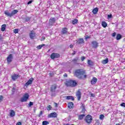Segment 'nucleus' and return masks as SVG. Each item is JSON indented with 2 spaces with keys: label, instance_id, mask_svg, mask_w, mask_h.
I'll list each match as a JSON object with an SVG mask.
<instances>
[{
  "label": "nucleus",
  "instance_id": "1",
  "mask_svg": "<svg viewBox=\"0 0 125 125\" xmlns=\"http://www.w3.org/2000/svg\"><path fill=\"white\" fill-rule=\"evenodd\" d=\"M85 71L83 69H78L75 71V75L78 79H85L86 75H84Z\"/></svg>",
  "mask_w": 125,
  "mask_h": 125
},
{
  "label": "nucleus",
  "instance_id": "2",
  "mask_svg": "<svg viewBox=\"0 0 125 125\" xmlns=\"http://www.w3.org/2000/svg\"><path fill=\"white\" fill-rule=\"evenodd\" d=\"M65 85L66 86H71V87H75V86L77 85V82H76V81L75 80H69L66 81L65 83Z\"/></svg>",
  "mask_w": 125,
  "mask_h": 125
},
{
  "label": "nucleus",
  "instance_id": "3",
  "mask_svg": "<svg viewBox=\"0 0 125 125\" xmlns=\"http://www.w3.org/2000/svg\"><path fill=\"white\" fill-rule=\"evenodd\" d=\"M84 121L87 124H91V122H92V116L90 115H87L85 119H84Z\"/></svg>",
  "mask_w": 125,
  "mask_h": 125
},
{
  "label": "nucleus",
  "instance_id": "4",
  "mask_svg": "<svg viewBox=\"0 0 125 125\" xmlns=\"http://www.w3.org/2000/svg\"><path fill=\"white\" fill-rule=\"evenodd\" d=\"M29 94L26 93L23 96L21 99V102H27L28 99H29Z\"/></svg>",
  "mask_w": 125,
  "mask_h": 125
},
{
  "label": "nucleus",
  "instance_id": "5",
  "mask_svg": "<svg viewBox=\"0 0 125 125\" xmlns=\"http://www.w3.org/2000/svg\"><path fill=\"white\" fill-rule=\"evenodd\" d=\"M13 59V55L10 54L7 58V62L8 64H10Z\"/></svg>",
  "mask_w": 125,
  "mask_h": 125
},
{
  "label": "nucleus",
  "instance_id": "6",
  "mask_svg": "<svg viewBox=\"0 0 125 125\" xmlns=\"http://www.w3.org/2000/svg\"><path fill=\"white\" fill-rule=\"evenodd\" d=\"M50 57L51 59H55L56 58H59L60 55H59V54L53 53L51 54Z\"/></svg>",
  "mask_w": 125,
  "mask_h": 125
},
{
  "label": "nucleus",
  "instance_id": "7",
  "mask_svg": "<svg viewBox=\"0 0 125 125\" xmlns=\"http://www.w3.org/2000/svg\"><path fill=\"white\" fill-rule=\"evenodd\" d=\"M81 109V113H82V114H84L85 113V105L83 104H81V105L80 107Z\"/></svg>",
  "mask_w": 125,
  "mask_h": 125
},
{
  "label": "nucleus",
  "instance_id": "8",
  "mask_svg": "<svg viewBox=\"0 0 125 125\" xmlns=\"http://www.w3.org/2000/svg\"><path fill=\"white\" fill-rule=\"evenodd\" d=\"M76 96H77L78 98V101H80L81 100V98L82 97V93L81 92V91L79 90L77 93Z\"/></svg>",
  "mask_w": 125,
  "mask_h": 125
},
{
  "label": "nucleus",
  "instance_id": "9",
  "mask_svg": "<svg viewBox=\"0 0 125 125\" xmlns=\"http://www.w3.org/2000/svg\"><path fill=\"white\" fill-rule=\"evenodd\" d=\"M58 87V85L56 84H54L51 86V92H55V90H56V88Z\"/></svg>",
  "mask_w": 125,
  "mask_h": 125
},
{
  "label": "nucleus",
  "instance_id": "10",
  "mask_svg": "<svg viewBox=\"0 0 125 125\" xmlns=\"http://www.w3.org/2000/svg\"><path fill=\"white\" fill-rule=\"evenodd\" d=\"M56 21V19H55V18H51L49 21V25H50L51 26H52V25H53V24H54V23Z\"/></svg>",
  "mask_w": 125,
  "mask_h": 125
},
{
  "label": "nucleus",
  "instance_id": "11",
  "mask_svg": "<svg viewBox=\"0 0 125 125\" xmlns=\"http://www.w3.org/2000/svg\"><path fill=\"white\" fill-rule=\"evenodd\" d=\"M33 82H34V78H30L27 83H25V85H30V84H32L33 83Z\"/></svg>",
  "mask_w": 125,
  "mask_h": 125
},
{
  "label": "nucleus",
  "instance_id": "12",
  "mask_svg": "<svg viewBox=\"0 0 125 125\" xmlns=\"http://www.w3.org/2000/svg\"><path fill=\"white\" fill-rule=\"evenodd\" d=\"M57 114L56 112L51 113L48 115V118H56Z\"/></svg>",
  "mask_w": 125,
  "mask_h": 125
},
{
  "label": "nucleus",
  "instance_id": "13",
  "mask_svg": "<svg viewBox=\"0 0 125 125\" xmlns=\"http://www.w3.org/2000/svg\"><path fill=\"white\" fill-rule=\"evenodd\" d=\"M72 62H73V63L74 64V65H79V58L77 57L75 59H73Z\"/></svg>",
  "mask_w": 125,
  "mask_h": 125
},
{
  "label": "nucleus",
  "instance_id": "14",
  "mask_svg": "<svg viewBox=\"0 0 125 125\" xmlns=\"http://www.w3.org/2000/svg\"><path fill=\"white\" fill-rule=\"evenodd\" d=\"M92 47L93 48H97L98 47V42H97L96 41H93L92 42Z\"/></svg>",
  "mask_w": 125,
  "mask_h": 125
},
{
  "label": "nucleus",
  "instance_id": "15",
  "mask_svg": "<svg viewBox=\"0 0 125 125\" xmlns=\"http://www.w3.org/2000/svg\"><path fill=\"white\" fill-rule=\"evenodd\" d=\"M29 36L30 39H31V40H33L34 38L36 37V33H35V32L33 31H31L29 34Z\"/></svg>",
  "mask_w": 125,
  "mask_h": 125
},
{
  "label": "nucleus",
  "instance_id": "16",
  "mask_svg": "<svg viewBox=\"0 0 125 125\" xmlns=\"http://www.w3.org/2000/svg\"><path fill=\"white\" fill-rule=\"evenodd\" d=\"M12 80L13 81H16L18 78H19V75L17 74H14L12 76Z\"/></svg>",
  "mask_w": 125,
  "mask_h": 125
},
{
  "label": "nucleus",
  "instance_id": "17",
  "mask_svg": "<svg viewBox=\"0 0 125 125\" xmlns=\"http://www.w3.org/2000/svg\"><path fill=\"white\" fill-rule=\"evenodd\" d=\"M97 83V78L95 77H93L92 78V80L91 81V84H95Z\"/></svg>",
  "mask_w": 125,
  "mask_h": 125
},
{
  "label": "nucleus",
  "instance_id": "18",
  "mask_svg": "<svg viewBox=\"0 0 125 125\" xmlns=\"http://www.w3.org/2000/svg\"><path fill=\"white\" fill-rule=\"evenodd\" d=\"M77 43H78V44H83V43H84L83 39V38H80L77 41Z\"/></svg>",
  "mask_w": 125,
  "mask_h": 125
},
{
  "label": "nucleus",
  "instance_id": "19",
  "mask_svg": "<svg viewBox=\"0 0 125 125\" xmlns=\"http://www.w3.org/2000/svg\"><path fill=\"white\" fill-rule=\"evenodd\" d=\"M65 97L67 100H72V101H74V100H75V98H74V97L72 96H66Z\"/></svg>",
  "mask_w": 125,
  "mask_h": 125
},
{
  "label": "nucleus",
  "instance_id": "20",
  "mask_svg": "<svg viewBox=\"0 0 125 125\" xmlns=\"http://www.w3.org/2000/svg\"><path fill=\"white\" fill-rule=\"evenodd\" d=\"M4 14L8 17H12L11 13H9V12H8V11H5Z\"/></svg>",
  "mask_w": 125,
  "mask_h": 125
},
{
  "label": "nucleus",
  "instance_id": "21",
  "mask_svg": "<svg viewBox=\"0 0 125 125\" xmlns=\"http://www.w3.org/2000/svg\"><path fill=\"white\" fill-rule=\"evenodd\" d=\"M68 32V29L67 28L64 27L62 29V33L63 34V35H65V34H67V32Z\"/></svg>",
  "mask_w": 125,
  "mask_h": 125
},
{
  "label": "nucleus",
  "instance_id": "22",
  "mask_svg": "<svg viewBox=\"0 0 125 125\" xmlns=\"http://www.w3.org/2000/svg\"><path fill=\"white\" fill-rule=\"evenodd\" d=\"M18 13V10H14L12 11V12L11 13V14L12 15V16H14V15H15V14H17V13Z\"/></svg>",
  "mask_w": 125,
  "mask_h": 125
},
{
  "label": "nucleus",
  "instance_id": "23",
  "mask_svg": "<svg viewBox=\"0 0 125 125\" xmlns=\"http://www.w3.org/2000/svg\"><path fill=\"white\" fill-rule=\"evenodd\" d=\"M84 117H85V114L80 115L78 116V119L80 121H82V120H83V118H84Z\"/></svg>",
  "mask_w": 125,
  "mask_h": 125
},
{
  "label": "nucleus",
  "instance_id": "24",
  "mask_svg": "<svg viewBox=\"0 0 125 125\" xmlns=\"http://www.w3.org/2000/svg\"><path fill=\"white\" fill-rule=\"evenodd\" d=\"M5 28H6V24H3L1 25V31L4 32L5 31Z\"/></svg>",
  "mask_w": 125,
  "mask_h": 125
},
{
  "label": "nucleus",
  "instance_id": "25",
  "mask_svg": "<svg viewBox=\"0 0 125 125\" xmlns=\"http://www.w3.org/2000/svg\"><path fill=\"white\" fill-rule=\"evenodd\" d=\"M10 117H14L15 116V112H14V110H11L10 113Z\"/></svg>",
  "mask_w": 125,
  "mask_h": 125
},
{
  "label": "nucleus",
  "instance_id": "26",
  "mask_svg": "<svg viewBox=\"0 0 125 125\" xmlns=\"http://www.w3.org/2000/svg\"><path fill=\"white\" fill-rule=\"evenodd\" d=\"M108 62H109V60H108V59L104 60L102 61V64H104V65H105V64H107V63H108Z\"/></svg>",
  "mask_w": 125,
  "mask_h": 125
},
{
  "label": "nucleus",
  "instance_id": "27",
  "mask_svg": "<svg viewBox=\"0 0 125 125\" xmlns=\"http://www.w3.org/2000/svg\"><path fill=\"white\" fill-rule=\"evenodd\" d=\"M73 106H74V104L73 103H69L68 107L69 109H72V108H73Z\"/></svg>",
  "mask_w": 125,
  "mask_h": 125
},
{
  "label": "nucleus",
  "instance_id": "28",
  "mask_svg": "<svg viewBox=\"0 0 125 125\" xmlns=\"http://www.w3.org/2000/svg\"><path fill=\"white\" fill-rule=\"evenodd\" d=\"M92 12L93 14H96L97 12H98V8H95L93 11Z\"/></svg>",
  "mask_w": 125,
  "mask_h": 125
},
{
  "label": "nucleus",
  "instance_id": "29",
  "mask_svg": "<svg viewBox=\"0 0 125 125\" xmlns=\"http://www.w3.org/2000/svg\"><path fill=\"white\" fill-rule=\"evenodd\" d=\"M44 45H45V44H44L39 45V46H37V49H42V46H44Z\"/></svg>",
  "mask_w": 125,
  "mask_h": 125
},
{
  "label": "nucleus",
  "instance_id": "30",
  "mask_svg": "<svg viewBox=\"0 0 125 125\" xmlns=\"http://www.w3.org/2000/svg\"><path fill=\"white\" fill-rule=\"evenodd\" d=\"M78 21H78V20L75 19L72 21V23L73 25H76V24H77L78 23Z\"/></svg>",
  "mask_w": 125,
  "mask_h": 125
},
{
  "label": "nucleus",
  "instance_id": "31",
  "mask_svg": "<svg viewBox=\"0 0 125 125\" xmlns=\"http://www.w3.org/2000/svg\"><path fill=\"white\" fill-rule=\"evenodd\" d=\"M122 39V35L120 34H118L116 36V40H119Z\"/></svg>",
  "mask_w": 125,
  "mask_h": 125
},
{
  "label": "nucleus",
  "instance_id": "32",
  "mask_svg": "<svg viewBox=\"0 0 125 125\" xmlns=\"http://www.w3.org/2000/svg\"><path fill=\"white\" fill-rule=\"evenodd\" d=\"M102 25L104 27V28H106L107 27V23L105 21H103L102 23Z\"/></svg>",
  "mask_w": 125,
  "mask_h": 125
},
{
  "label": "nucleus",
  "instance_id": "33",
  "mask_svg": "<svg viewBox=\"0 0 125 125\" xmlns=\"http://www.w3.org/2000/svg\"><path fill=\"white\" fill-rule=\"evenodd\" d=\"M42 125H49V122H48V121H44L42 122Z\"/></svg>",
  "mask_w": 125,
  "mask_h": 125
},
{
  "label": "nucleus",
  "instance_id": "34",
  "mask_svg": "<svg viewBox=\"0 0 125 125\" xmlns=\"http://www.w3.org/2000/svg\"><path fill=\"white\" fill-rule=\"evenodd\" d=\"M25 20L26 22H29V21H30V20H31V18H30L29 17H26L25 18Z\"/></svg>",
  "mask_w": 125,
  "mask_h": 125
},
{
  "label": "nucleus",
  "instance_id": "35",
  "mask_svg": "<svg viewBox=\"0 0 125 125\" xmlns=\"http://www.w3.org/2000/svg\"><path fill=\"white\" fill-rule=\"evenodd\" d=\"M104 117H105V116H104V115H103V114H101V115H100V120H103Z\"/></svg>",
  "mask_w": 125,
  "mask_h": 125
},
{
  "label": "nucleus",
  "instance_id": "36",
  "mask_svg": "<svg viewBox=\"0 0 125 125\" xmlns=\"http://www.w3.org/2000/svg\"><path fill=\"white\" fill-rule=\"evenodd\" d=\"M34 105V103L32 102H30L29 104H28V106L29 107H31V106H33Z\"/></svg>",
  "mask_w": 125,
  "mask_h": 125
},
{
  "label": "nucleus",
  "instance_id": "37",
  "mask_svg": "<svg viewBox=\"0 0 125 125\" xmlns=\"http://www.w3.org/2000/svg\"><path fill=\"white\" fill-rule=\"evenodd\" d=\"M51 108H52V107H51V105H48L47 106V110L48 111H50V110H51Z\"/></svg>",
  "mask_w": 125,
  "mask_h": 125
},
{
  "label": "nucleus",
  "instance_id": "38",
  "mask_svg": "<svg viewBox=\"0 0 125 125\" xmlns=\"http://www.w3.org/2000/svg\"><path fill=\"white\" fill-rule=\"evenodd\" d=\"M87 63H88V65H92V62L90 60H88Z\"/></svg>",
  "mask_w": 125,
  "mask_h": 125
},
{
  "label": "nucleus",
  "instance_id": "39",
  "mask_svg": "<svg viewBox=\"0 0 125 125\" xmlns=\"http://www.w3.org/2000/svg\"><path fill=\"white\" fill-rule=\"evenodd\" d=\"M42 114H43V113L42 112V111H41L40 112V114L39 115V118H40V117H42Z\"/></svg>",
  "mask_w": 125,
  "mask_h": 125
},
{
  "label": "nucleus",
  "instance_id": "40",
  "mask_svg": "<svg viewBox=\"0 0 125 125\" xmlns=\"http://www.w3.org/2000/svg\"><path fill=\"white\" fill-rule=\"evenodd\" d=\"M19 31H18V29H15V30H14V33L15 34H18Z\"/></svg>",
  "mask_w": 125,
  "mask_h": 125
},
{
  "label": "nucleus",
  "instance_id": "41",
  "mask_svg": "<svg viewBox=\"0 0 125 125\" xmlns=\"http://www.w3.org/2000/svg\"><path fill=\"white\" fill-rule=\"evenodd\" d=\"M45 40V37L43 36L42 37L41 41V42H42V41H44Z\"/></svg>",
  "mask_w": 125,
  "mask_h": 125
},
{
  "label": "nucleus",
  "instance_id": "42",
  "mask_svg": "<svg viewBox=\"0 0 125 125\" xmlns=\"http://www.w3.org/2000/svg\"><path fill=\"white\" fill-rule=\"evenodd\" d=\"M120 106H121L122 107H125V103H123L121 104H120Z\"/></svg>",
  "mask_w": 125,
  "mask_h": 125
},
{
  "label": "nucleus",
  "instance_id": "43",
  "mask_svg": "<svg viewBox=\"0 0 125 125\" xmlns=\"http://www.w3.org/2000/svg\"><path fill=\"white\" fill-rule=\"evenodd\" d=\"M81 59L82 61H83V60H84V59H85V57L83 56L81 57Z\"/></svg>",
  "mask_w": 125,
  "mask_h": 125
},
{
  "label": "nucleus",
  "instance_id": "44",
  "mask_svg": "<svg viewBox=\"0 0 125 125\" xmlns=\"http://www.w3.org/2000/svg\"><path fill=\"white\" fill-rule=\"evenodd\" d=\"M117 35V33L116 32H114L113 34H112V37H116V35Z\"/></svg>",
  "mask_w": 125,
  "mask_h": 125
},
{
  "label": "nucleus",
  "instance_id": "45",
  "mask_svg": "<svg viewBox=\"0 0 125 125\" xmlns=\"http://www.w3.org/2000/svg\"><path fill=\"white\" fill-rule=\"evenodd\" d=\"M90 96H91V97H95V95H94L93 93H91L90 94Z\"/></svg>",
  "mask_w": 125,
  "mask_h": 125
},
{
  "label": "nucleus",
  "instance_id": "46",
  "mask_svg": "<svg viewBox=\"0 0 125 125\" xmlns=\"http://www.w3.org/2000/svg\"><path fill=\"white\" fill-rule=\"evenodd\" d=\"M16 125H22V123L21 122H19L16 124Z\"/></svg>",
  "mask_w": 125,
  "mask_h": 125
},
{
  "label": "nucleus",
  "instance_id": "47",
  "mask_svg": "<svg viewBox=\"0 0 125 125\" xmlns=\"http://www.w3.org/2000/svg\"><path fill=\"white\" fill-rule=\"evenodd\" d=\"M32 2H33V1L32 0H30V1H29L28 2L27 4H31V3H32Z\"/></svg>",
  "mask_w": 125,
  "mask_h": 125
},
{
  "label": "nucleus",
  "instance_id": "48",
  "mask_svg": "<svg viewBox=\"0 0 125 125\" xmlns=\"http://www.w3.org/2000/svg\"><path fill=\"white\" fill-rule=\"evenodd\" d=\"M107 17L108 18H112V15H108Z\"/></svg>",
  "mask_w": 125,
  "mask_h": 125
},
{
  "label": "nucleus",
  "instance_id": "49",
  "mask_svg": "<svg viewBox=\"0 0 125 125\" xmlns=\"http://www.w3.org/2000/svg\"><path fill=\"white\" fill-rule=\"evenodd\" d=\"M2 99H3L2 96H0V101H1V100H2Z\"/></svg>",
  "mask_w": 125,
  "mask_h": 125
},
{
  "label": "nucleus",
  "instance_id": "50",
  "mask_svg": "<svg viewBox=\"0 0 125 125\" xmlns=\"http://www.w3.org/2000/svg\"><path fill=\"white\" fill-rule=\"evenodd\" d=\"M55 106L56 107H58V104H57V103H55Z\"/></svg>",
  "mask_w": 125,
  "mask_h": 125
},
{
  "label": "nucleus",
  "instance_id": "51",
  "mask_svg": "<svg viewBox=\"0 0 125 125\" xmlns=\"http://www.w3.org/2000/svg\"><path fill=\"white\" fill-rule=\"evenodd\" d=\"M63 77H64V78H67V74H64V75H63Z\"/></svg>",
  "mask_w": 125,
  "mask_h": 125
},
{
  "label": "nucleus",
  "instance_id": "52",
  "mask_svg": "<svg viewBox=\"0 0 125 125\" xmlns=\"http://www.w3.org/2000/svg\"><path fill=\"white\" fill-rule=\"evenodd\" d=\"M2 40V37H1V35L0 34V41H1Z\"/></svg>",
  "mask_w": 125,
  "mask_h": 125
},
{
  "label": "nucleus",
  "instance_id": "53",
  "mask_svg": "<svg viewBox=\"0 0 125 125\" xmlns=\"http://www.w3.org/2000/svg\"><path fill=\"white\" fill-rule=\"evenodd\" d=\"M73 46H74L72 44H70L69 47L70 48H72L73 47Z\"/></svg>",
  "mask_w": 125,
  "mask_h": 125
},
{
  "label": "nucleus",
  "instance_id": "54",
  "mask_svg": "<svg viewBox=\"0 0 125 125\" xmlns=\"http://www.w3.org/2000/svg\"><path fill=\"white\" fill-rule=\"evenodd\" d=\"M73 55H75V54H76V52L74 51V52L73 53Z\"/></svg>",
  "mask_w": 125,
  "mask_h": 125
},
{
  "label": "nucleus",
  "instance_id": "55",
  "mask_svg": "<svg viewBox=\"0 0 125 125\" xmlns=\"http://www.w3.org/2000/svg\"><path fill=\"white\" fill-rule=\"evenodd\" d=\"M96 124H99V121H97Z\"/></svg>",
  "mask_w": 125,
  "mask_h": 125
},
{
  "label": "nucleus",
  "instance_id": "56",
  "mask_svg": "<svg viewBox=\"0 0 125 125\" xmlns=\"http://www.w3.org/2000/svg\"><path fill=\"white\" fill-rule=\"evenodd\" d=\"M115 125H121L120 124H116Z\"/></svg>",
  "mask_w": 125,
  "mask_h": 125
},
{
  "label": "nucleus",
  "instance_id": "57",
  "mask_svg": "<svg viewBox=\"0 0 125 125\" xmlns=\"http://www.w3.org/2000/svg\"><path fill=\"white\" fill-rule=\"evenodd\" d=\"M64 125H69V124H64Z\"/></svg>",
  "mask_w": 125,
  "mask_h": 125
},
{
  "label": "nucleus",
  "instance_id": "58",
  "mask_svg": "<svg viewBox=\"0 0 125 125\" xmlns=\"http://www.w3.org/2000/svg\"><path fill=\"white\" fill-rule=\"evenodd\" d=\"M13 89H14V90H15V89H14V88H13Z\"/></svg>",
  "mask_w": 125,
  "mask_h": 125
}]
</instances>
